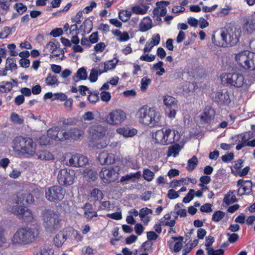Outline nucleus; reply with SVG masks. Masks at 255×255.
I'll use <instances>...</instances> for the list:
<instances>
[{
  "mask_svg": "<svg viewBox=\"0 0 255 255\" xmlns=\"http://www.w3.org/2000/svg\"><path fill=\"white\" fill-rule=\"evenodd\" d=\"M11 121L17 125H21L24 122L23 118L15 113H12L10 115Z\"/></svg>",
  "mask_w": 255,
  "mask_h": 255,
  "instance_id": "42",
  "label": "nucleus"
},
{
  "mask_svg": "<svg viewBox=\"0 0 255 255\" xmlns=\"http://www.w3.org/2000/svg\"><path fill=\"white\" fill-rule=\"evenodd\" d=\"M89 133L91 138L97 144L98 147L105 148L107 146L105 142H99L105 137L107 133V128L101 125H94L89 128Z\"/></svg>",
  "mask_w": 255,
  "mask_h": 255,
  "instance_id": "7",
  "label": "nucleus"
},
{
  "mask_svg": "<svg viewBox=\"0 0 255 255\" xmlns=\"http://www.w3.org/2000/svg\"><path fill=\"white\" fill-rule=\"evenodd\" d=\"M243 29L247 33L255 35V19L254 18L247 19Z\"/></svg>",
  "mask_w": 255,
  "mask_h": 255,
  "instance_id": "23",
  "label": "nucleus"
},
{
  "mask_svg": "<svg viewBox=\"0 0 255 255\" xmlns=\"http://www.w3.org/2000/svg\"><path fill=\"white\" fill-rule=\"evenodd\" d=\"M163 102L166 106V112L168 117L173 119L175 117V98L170 96H165L163 99Z\"/></svg>",
  "mask_w": 255,
  "mask_h": 255,
  "instance_id": "16",
  "label": "nucleus"
},
{
  "mask_svg": "<svg viewBox=\"0 0 255 255\" xmlns=\"http://www.w3.org/2000/svg\"><path fill=\"white\" fill-rule=\"evenodd\" d=\"M235 59L244 68L255 70V53L248 50L243 51L236 55Z\"/></svg>",
  "mask_w": 255,
  "mask_h": 255,
  "instance_id": "6",
  "label": "nucleus"
},
{
  "mask_svg": "<svg viewBox=\"0 0 255 255\" xmlns=\"http://www.w3.org/2000/svg\"><path fill=\"white\" fill-rule=\"evenodd\" d=\"M221 78L228 84L238 88L242 87L244 83V77L240 73H225L222 75Z\"/></svg>",
  "mask_w": 255,
  "mask_h": 255,
  "instance_id": "13",
  "label": "nucleus"
},
{
  "mask_svg": "<svg viewBox=\"0 0 255 255\" xmlns=\"http://www.w3.org/2000/svg\"><path fill=\"white\" fill-rule=\"evenodd\" d=\"M12 88V85L8 82H2L0 83V92H8L10 91Z\"/></svg>",
  "mask_w": 255,
  "mask_h": 255,
  "instance_id": "45",
  "label": "nucleus"
},
{
  "mask_svg": "<svg viewBox=\"0 0 255 255\" xmlns=\"http://www.w3.org/2000/svg\"><path fill=\"white\" fill-rule=\"evenodd\" d=\"M127 113L121 109L112 110L105 117V122L112 126L121 125L127 119Z\"/></svg>",
  "mask_w": 255,
  "mask_h": 255,
  "instance_id": "8",
  "label": "nucleus"
},
{
  "mask_svg": "<svg viewBox=\"0 0 255 255\" xmlns=\"http://www.w3.org/2000/svg\"><path fill=\"white\" fill-rule=\"evenodd\" d=\"M240 35L241 31L239 29L227 27L221 29L220 36L222 40L221 43L216 42L215 36H212V41L215 45L219 46H232L239 42Z\"/></svg>",
  "mask_w": 255,
  "mask_h": 255,
  "instance_id": "2",
  "label": "nucleus"
},
{
  "mask_svg": "<svg viewBox=\"0 0 255 255\" xmlns=\"http://www.w3.org/2000/svg\"><path fill=\"white\" fill-rule=\"evenodd\" d=\"M248 133V132H246L237 136L238 137L237 140H238V144L237 145L236 149L237 150H240L243 147L247 146L246 144H247L249 141L248 138L247 137V134Z\"/></svg>",
  "mask_w": 255,
  "mask_h": 255,
  "instance_id": "28",
  "label": "nucleus"
},
{
  "mask_svg": "<svg viewBox=\"0 0 255 255\" xmlns=\"http://www.w3.org/2000/svg\"><path fill=\"white\" fill-rule=\"evenodd\" d=\"M83 175L84 177L94 181L96 178L97 173L91 169H86L84 170Z\"/></svg>",
  "mask_w": 255,
  "mask_h": 255,
  "instance_id": "43",
  "label": "nucleus"
},
{
  "mask_svg": "<svg viewBox=\"0 0 255 255\" xmlns=\"http://www.w3.org/2000/svg\"><path fill=\"white\" fill-rule=\"evenodd\" d=\"M189 182H191L194 184L196 183V179L190 178H182L181 180H176V186H180L182 185H188Z\"/></svg>",
  "mask_w": 255,
  "mask_h": 255,
  "instance_id": "50",
  "label": "nucleus"
},
{
  "mask_svg": "<svg viewBox=\"0 0 255 255\" xmlns=\"http://www.w3.org/2000/svg\"><path fill=\"white\" fill-rule=\"evenodd\" d=\"M21 218H24L28 220H31V219H32V215L31 211L26 207L23 211Z\"/></svg>",
  "mask_w": 255,
  "mask_h": 255,
  "instance_id": "60",
  "label": "nucleus"
},
{
  "mask_svg": "<svg viewBox=\"0 0 255 255\" xmlns=\"http://www.w3.org/2000/svg\"><path fill=\"white\" fill-rule=\"evenodd\" d=\"M141 176V172L140 171L135 173H130L123 176L121 179V182L125 183H127L128 181L132 180L133 178L138 179Z\"/></svg>",
  "mask_w": 255,
  "mask_h": 255,
  "instance_id": "32",
  "label": "nucleus"
},
{
  "mask_svg": "<svg viewBox=\"0 0 255 255\" xmlns=\"http://www.w3.org/2000/svg\"><path fill=\"white\" fill-rule=\"evenodd\" d=\"M45 82L47 85L52 87L58 86L59 84V82L57 79V77L50 74H49L47 77H46Z\"/></svg>",
  "mask_w": 255,
  "mask_h": 255,
  "instance_id": "34",
  "label": "nucleus"
},
{
  "mask_svg": "<svg viewBox=\"0 0 255 255\" xmlns=\"http://www.w3.org/2000/svg\"><path fill=\"white\" fill-rule=\"evenodd\" d=\"M149 6L146 4H135L131 7V11L132 13L138 15H143L146 13Z\"/></svg>",
  "mask_w": 255,
  "mask_h": 255,
  "instance_id": "27",
  "label": "nucleus"
},
{
  "mask_svg": "<svg viewBox=\"0 0 255 255\" xmlns=\"http://www.w3.org/2000/svg\"><path fill=\"white\" fill-rule=\"evenodd\" d=\"M118 60L116 59H114L111 60L107 61L104 63V70L103 71H100L99 74H101L103 72H106L109 70L113 69L115 68Z\"/></svg>",
  "mask_w": 255,
  "mask_h": 255,
  "instance_id": "33",
  "label": "nucleus"
},
{
  "mask_svg": "<svg viewBox=\"0 0 255 255\" xmlns=\"http://www.w3.org/2000/svg\"><path fill=\"white\" fill-rule=\"evenodd\" d=\"M154 176V173L148 169H145L143 172V177L145 180L151 181Z\"/></svg>",
  "mask_w": 255,
  "mask_h": 255,
  "instance_id": "49",
  "label": "nucleus"
},
{
  "mask_svg": "<svg viewBox=\"0 0 255 255\" xmlns=\"http://www.w3.org/2000/svg\"><path fill=\"white\" fill-rule=\"evenodd\" d=\"M118 133L122 135L125 137H132L137 133V130L135 128H130L127 127L119 128L116 129Z\"/></svg>",
  "mask_w": 255,
  "mask_h": 255,
  "instance_id": "24",
  "label": "nucleus"
},
{
  "mask_svg": "<svg viewBox=\"0 0 255 255\" xmlns=\"http://www.w3.org/2000/svg\"><path fill=\"white\" fill-rule=\"evenodd\" d=\"M195 194V191L194 189H190L188 192V193L186 195V196L183 198V202L184 203H189L190 202L193 198Z\"/></svg>",
  "mask_w": 255,
  "mask_h": 255,
  "instance_id": "55",
  "label": "nucleus"
},
{
  "mask_svg": "<svg viewBox=\"0 0 255 255\" xmlns=\"http://www.w3.org/2000/svg\"><path fill=\"white\" fill-rule=\"evenodd\" d=\"M98 74V71L97 69H92L89 77L90 81L93 82L96 81Z\"/></svg>",
  "mask_w": 255,
  "mask_h": 255,
  "instance_id": "62",
  "label": "nucleus"
},
{
  "mask_svg": "<svg viewBox=\"0 0 255 255\" xmlns=\"http://www.w3.org/2000/svg\"><path fill=\"white\" fill-rule=\"evenodd\" d=\"M65 131L64 140L68 139L81 140L84 134L83 130L77 128H71L67 130H65Z\"/></svg>",
  "mask_w": 255,
  "mask_h": 255,
  "instance_id": "17",
  "label": "nucleus"
},
{
  "mask_svg": "<svg viewBox=\"0 0 255 255\" xmlns=\"http://www.w3.org/2000/svg\"><path fill=\"white\" fill-rule=\"evenodd\" d=\"M156 7L155 8L153 11L154 16H156V19L157 21H160V16H164L166 13L167 10L165 7L166 6L169 4V2L161 1L157 2Z\"/></svg>",
  "mask_w": 255,
  "mask_h": 255,
  "instance_id": "20",
  "label": "nucleus"
},
{
  "mask_svg": "<svg viewBox=\"0 0 255 255\" xmlns=\"http://www.w3.org/2000/svg\"><path fill=\"white\" fill-rule=\"evenodd\" d=\"M171 130L169 128H162L152 133V138L155 142L165 145L172 142V137L171 136Z\"/></svg>",
  "mask_w": 255,
  "mask_h": 255,
  "instance_id": "12",
  "label": "nucleus"
},
{
  "mask_svg": "<svg viewBox=\"0 0 255 255\" xmlns=\"http://www.w3.org/2000/svg\"><path fill=\"white\" fill-rule=\"evenodd\" d=\"M36 143L30 138L19 136L13 141V148L26 157H33L35 154Z\"/></svg>",
  "mask_w": 255,
  "mask_h": 255,
  "instance_id": "3",
  "label": "nucleus"
},
{
  "mask_svg": "<svg viewBox=\"0 0 255 255\" xmlns=\"http://www.w3.org/2000/svg\"><path fill=\"white\" fill-rule=\"evenodd\" d=\"M43 226L47 231L52 232L59 227L61 221L59 214L53 210L45 209L41 212Z\"/></svg>",
  "mask_w": 255,
  "mask_h": 255,
  "instance_id": "5",
  "label": "nucleus"
},
{
  "mask_svg": "<svg viewBox=\"0 0 255 255\" xmlns=\"http://www.w3.org/2000/svg\"><path fill=\"white\" fill-rule=\"evenodd\" d=\"M120 167L118 166L105 167L100 172V177L105 183L114 182L118 177Z\"/></svg>",
  "mask_w": 255,
  "mask_h": 255,
  "instance_id": "10",
  "label": "nucleus"
},
{
  "mask_svg": "<svg viewBox=\"0 0 255 255\" xmlns=\"http://www.w3.org/2000/svg\"><path fill=\"white\" fill-rule=\"evenodd\" d=\"M198 164V160L196 156H193L188 161L186 168L189 171H192Z\"/></svg>",
  "mask_w": 255,
  "mask_h": 255,
  "instance_id": "37",
  "label": "nucleus"
},
{
  "mask_svg": "<svg viewBox=\"0 0 255 255\" xmlns=\"http://www.w3.org/2000/svg\"><path fill=\"white\" fill-rule=\"evenodd\" d=\"M101 99V100L105 102L108 103L109 102L111 99V94L108 92H102L100 94Z\"/></svg>",
  "mask_w": 255,
  "mask_h": 255,
  "instance_id": "59",
  "label": "nucleus"
},
{
  "mask_svg": "<svg viewBox=\"0 0 255 255\" xmlns=\"http://www.w3.org/2000/svg\"><path fill=\"white\" fill-rule=\"evenodd\" d=\"M212 205L210 203H206L202 205L200 208V211L202 212L210 213L212 212Z\"/></svg>",
  "mask_w": 255,
  "mask_h": 255,
  "instance_id": "64",
  "label": "nucleus"
},
{
  "mask_svg": "<svg viewBox=\"0 0 255 255\" xmlns=\"http://www.w3.org/2000/svg\"><path fill=\"white\" fill-rule=\"evenodd\" d=\"M131 11L128 10H123L119 12V16L120 19L126 22L129 19L131 15Z\"/></svg>",
  "mask_w": 255,
  "mask_h": 255,
  "instance_id": "40",
  "label": "nucleus"
},
{
  "mask_svg": "<svg viewBox=\"0 0 255 255\" xmlns=\"http://www.w3.org/2000/svg\"><path fill=\"white\" fill-rule=\"evenodd\" d=\"M16 67V61L12 58H7L6 59V65L8 70H11Z\"/></svg>",
  "mask_w": 255,
  "mask_h": 255,
  "instance_id": "54",
  "label": "nucleus"
},
{
  "mask_svg": "<svg viewBox=\"0 0 255 255\" xmlns=\"http://www.w3.org/2000/svg\"><path fill=\"white\" fill-rule=\"evenodd\" d=\"M136 116L140 124L150 128L157 126L160 123L161 118L159 111L147 105L140 108Z\"/></svg>",
  "mask_w": 255,
  "mask_h": 255,
  "instance_id": "1",
  "label": "nucleus"
},
{
  "mask_svg": "<svg viewBox=\"0 0 255 255\" xmlns=\"http://www.w3.org/2000/svg\"><path fill=\"white\" fill-rule=\"evenodd\" d=\"M237 185L239 187L238 191L239 196L249 195L252 192L253 184L251 181L240 179L238 181Z\"/></svg>",
  "mask_w": 255,
  "mask_h": 255,
  "instance_id": "18",
  "label": "nucleus"
},
{
  "mask_svg": "<svg viewBox=\"0 0 255 255\" xmlns=\"http://www.w3.org/2000/svg\"><path fill=\"white\" fill-rule=\"evenodd\" d=\"M38 237V231L35 228H21L14 234L12 241L14 244L25 245L35 241Z\"/></svg>",
  "mask_w": 255,
  "mask_h": 255,
  "instance_id": "4",
  "label": "nucleus"
},
{
  "mask_svg": "<svg viewBox=\"0 0 255 255\" xmlns=\"http://www.w3.org/2000/svg\"><path fill=\"white\" fill-rule=\"evenodd\" d=\"M21 170L14 168L9 171L8 175L10 178L15 179H17L21 175Z\"/></svg>",
  "mask_w": 255,
  "mask_h": 255,
  "instance_id": "52",
  "label": "nucleus"
},
{
  "mask_svg": "<svg viewBox=\"0 0 255 255\" xmlns=\"http://www.w3.org/2000/svg\"><path fill=\"white\" fill-rule=\"evenodd\" d=\"M47 133L51 139H53L56 141L64 140V134L65 133V130H61L60 128L58 127H53L51 128H49L47 130Z\"/></svg>",
  "mask_w": 255,
  "mask_h": 255,
  "instance_id": "19",
  "label": "nucleus"
},
{
  "mask_svg": "<svg viewBox=\"0 0 255 255\" xmlns=\"http://www.w3.org/2000/svg\"><path fill=\"white\" fill-rule=\"evenodd\" d=\"M75 178V174L73 170L63 168L58 172L57 181L60 185L67 187L74 183Z\"/></svg>",
  "mask_w": 255,
  "mask_h": 255,
  "instance_id": "11",
  "label": "nucleus"
},
{
  "mask_svg": "<svg viewBox=\"0 0 255 255\" xmlns=\"http://www.w3.org/2000/svg\"><path fill=\"white\" fill-rule=\"evenodd\" d=\"M77 77L79 80H85L87 77V73L84 68H80L77 72Z\"/></svg>",
  "mask_w": 255,
  "mask_h": 255,
  "instance_id": "53",
  "label": "nucleus"
},
{
  "mask_svg": "<svg viewBox=\"0 0 255 255\" xmlns=\"http://www.w3.org/2000/svg\"><path fill=\"white\" fill-rule=\"evenodd\" d=\"M51 139L47 135H43L39 138V143L42 145H47L51 143Z\"/></svg>",
  "mask_w": 255,
  "mask_h": 255,
  "instance_id": "51",
  "label": "nucleus"
},
{
  "mask_svg": "<svg viewBox=\"0 0 255 255\" xmlns=\"http://www.w3.org/2000/svg\"><path fill=\"white\" fill-rule=\"evenodd\" d=\"M227 236L229 237L228 241L230 243H234L237 242L239 239V235L236 233H227Z\"/></svg>",
  "mask_w": 255,
  "mask_h": 255,
  "instance_id": "61",
  "label": "nucleus"
},
{
  "mask_svg": "<svg viewBox=\"0 0 255 255\" xmlns=\"http://www.w3.org/2000/svg\"><path fill=\"white\" fill-rule=\"evenodd\" d=\"M152 214V210L147 208H143L140 210L139 216L144 223L147 224L150 220V217L148 215Z\"/></svg>",
  "mask_w": 255,
  "mask_h": 255,
  "instance_id": "29",
  "label": "nucleus"
},
{
  "mask_svg": "<svg viewBox=\"0 0 255 255\" xmlns=\"http://www.w3.org/2000/svg\"><path fill=\"white\" fill-rule=\"evenodd\" d=\"M151 80L147 77H143L141 81V89L142 91H145L147 86L150 84Z\"/></svg>",
  "mask_w": 255,
  "mask_h": 255,
  "instance_id": "56",
  "label": "nucleus"
},
{
  "mask_svg": "<svg viewBox=\"0 0 255 255\" xmlns=\"http://www.w3.org/2000/svg\"><path fill=\"white\" fill-rule=\"evenodd\" d=\"M236 201V198L235 195L232 193H228L226 194L224 198V202L227 205H230L234 203Z\"/></svg>",
  "mask_w": 255,
  "mask_h": 255,
  "instance_id": "44",
  "label": "nucleus"
},
{
  "mask_svg": "<svg viewBox=\"0 0 255 255\" xmlns=\"http://www.w3.org/2000/svg\"><path fill=\"white\" fill-rule=\"evenodd\" d=\"M82 119L84 121H90L94 119V115L93 112H86L83 116Z\"/></svg>",
  "mask_w": 255,
  "mask_h": 255,
  "instance_id": "63",
  "label": "nucleus"
},
{
  "mask_svg": "<svg viewBox=\"0 0 255 255\" xmlns=\"http://www.w3.org/2000/svg\"><path fill=\"white\" fill-rule=\"evenodd\" d=\"M103 194L101 190L98 189H94L91 193V198L94 201L101 200L103 198Z\"/></svg>",
  "mask_w": 255,
  "mask_h": 255,
  "instance_id": "41",
  "label": "nucleus"
},
{
  "mask_svg": "<svg viewBox=\"0 0 255 255\" xmlns=\"http://www.w3.org/2000/svg\"><path fill=\"white\" fill-rule=\"evenodd\" d=\"M15 203L17 204L25 205L32 203L34 201L32 195L27 191H19L16 194V197L14 199Z\"/></svg>",
  "mask_w": 255,
  "mask_h": 255,
  "instance_id": "15",
  "label": "nucleus"
},
{
  "mask_svg": "<svg viewBox=\"0 0 255 255\" xmlns=\"http://www.w3.org/2000/svg\"><path fill=\"white\" fill-rule=\"evenodd\" d=\"M33 157L44 160H49L54 159L52 154L47 150H41L37 152L35 151V154Z\"/></svg>",
  "mask_w": 255,
  "mask_h": 255,
  "instance_id": "30",
  "label": "nucleus"
},
{
  "mask_svg": "<svg viewBox=\"0 0 255 255\" xmlns=\"http://www.w3.org/2000/svg\"><path fill=\"white\" fill-rule=\"evenodd\" d=\"M25 208L26 207L17 204L12 207L11 212L17 217L21 218L23 211Z\"/></svg>",
  "mask_w": 255,
  "mask_h": 255,
  "instance_id": "35",
  "label": "nucleus"
},
{
  "mask_svg": "<svg viewBox=\"0 0 255 255\" xmlns=\"http://www.w3.org/2000/svg\"><path fill=\"white\" fill-rule=\"evenodd\" d=\"M37 255H53V252L49 247L43 246L40 249Z\"/></svg>",
  "mask_w": 255,
  "mask_h": 255,
  "instance_id": "48",
  "label": "nucleus"
},
{
  "mask_svg": "<svg viewBox=\"0 0 255 255\" xmlns=\"http://www.w3.org/2000/svg\"><path fill=\"white\" fill-rule=\"evenodd\" d=\"M225 215V213L221 211H215L212 215V220L215 222H218L221 221Z\"/></svg>",
  "mask_w": 255,
  "mask_h": 255,
  "instance_id": "46",
  "label": "nucleus"
},
{
  "mask_svg": "<svg viewBox=\"0 0 255 255\" xmlns=\"http://www.w3.org/2000/svg\"><path fill=\"white\" fill-rule=\"evenodd\" d=\"M88 158L82 154H75L71 155L66 161V164L69 166L76 167H83L88 164Z\"/></svg>",
  "mask_w": 255,
  "mask_h": 255,
  "instance_id": "14",
  "label": "nucleus"
},
{
  "mask_svg": "<svg viewBox=\"0 0 255 255\" xmlns=\"http://www.w3.org/2000/svg\"><path fill=\"white\" fill-rule=\"evenodd\" d=\"M161 224L162 226L173 227L175 224V216L174 214H167L163 218L161 219Z\"/></svg>",
  "mask_w": 255,
  "mask_h": 255,
  "instance_id": "25",
  "label": "nucleus"
},
{
  "mask_svg": "<svg viewBox=\"0 0 255 255\" xmlns=\"http://www.w3.org/2000/svg\"><path fill=\"white\" fill-rule=\"evenodd\" d=\"M215 101L220 105L229 104L231 103L230 96L227 92L218 91L214 97Z\"/></svg>",
  "mask_w": 255,
  "mask_h": 255,
  "instance_id": "22",
  "label": "nucleus"
},
{
  "mask_svg": "<svg viewBox=\"0 0 255 255\" xmlns=\"http://www.w3.org/2000/svg\"><path fill=\"white\" fill-rule=\"evenodd\" d=\"M160 40V35L158 34H157L153 35L152 38L151 39V40L148 42L151 45V47H154V46L157 45L159 44Z\"/></svg>",
  "mask_w": 255,
  "mask_h": 255,
  "instance_id": "58",
  "label": "nucleus"
},
{
  "mask_svg": "<svg viewBox=\"0 0 255 255\" xmlns=\"http://www.w3.org/2000/svg\"><path fill=\"white\" fill-rule=\"evenodd\" d=\"M14 7L19 14H22L27 9V7L22 3H17L14 5Z\"/></svg>",
  "mask_w": 255,
  "mask_h": 255,
  "instance_id": "57",
  "label": "nucleus"
},
{
  "mask_svg": "<svg viewBox=\"0 0 255 255\" xmlns=\"http://www.w3.org/2000/svg\"><path fill=\"white\" fill-rule=\"evenodd\" d=\"M67 233L64 231H60L57 233L54 238V243L57 247L62 246L64 242L67 240Z\"/></svg>",
  "mask_w": 255,
  "mask_h": 255,
  "instance_id": "26",
  "label": "nucleus"
},
{
  "mask_svg": "<svg viewBox=\"0 0 255 255\" xmlns=\"http://www.w3.org/2000/svg\"><path fill=\"white\" fill-rule=\"evenodd\" d=\"M163 62L159 61L157 63L154 64L153 66V69L154 70L157 71L156 74L159 76L162 75L165 73V70L162 67Z\"/></svg>",
  "mask_w": 255,
  "mask_h": 255,
  "instance_id": "47",
  "label": "nucleus"
},
{
  "mask_svg": "<svg viewBox=\"0 0 255 255\" xmlns=\"http://www.w3.org/2000/svg\"><path fill=\"white\" fill-rule=\"evenodd\" d=\"M152 20L148 17H144L139 24V30L141 32H145L151 28Z\"/></svg>",
  "mask_w": 255,
  "mask_h": 255,
  "instance_id": "31",
  "label": "nucleus"
},
{
  "mask_svg": "<svg viewBox=\"0 0 255 255\" xmlns=\"http://www.w3.org/2000/svg\"><path fill=\"white\" fill-rule=\"evenodd\" d=\"M67 236L72 240H75L77 242H79L81 240V237L78 232L73 229H69L68 231H66Z\"/></svg>",
  "mask_w": 255,
  "mask_h": 255,
  "instance_id": "39",
  "label": "nucleus"
},
{
  "mask_svg": "<svg viewBox=\"0 0 255 255\" xmlns=\"http://www.w3.org/2000/svg\"><path fill=\"white\" fill-rule=\"evenodd\" d=\"M98 160L102 165H110L115 163V155L111 153L103 151L99 154Z\"/></svg>",
  "mask_w": 255,
  "mask_h": 255,
  "instance_id": "21",
  "label": "nucleus"
},
{
  "mask_svg": "<svg viewBox=\"0 0 255 255\" xmlns=\"http://www.w3.org/2000/svg\"><path fill=\"white\" fill-rule=\"evenodd\" d=\"M92 22L89 19H86L80 27V29L84 33H89L92 29Z\"/></svg>",
  "mask_w": 255,
  "mask_h": 255,
  "instance_id": "36",
  "label": "nucleus"
},
{
  "mask_svg": "<svg viewBox=\"0 0 255 255\" xmlns=\"http://www.w3.org/2000/svg\"><path fill=\"white\" fill-rule=\"evenodd\" d=\"M57 49V46L54 43V42L52 41H49L47 43L46 46L44 47L43 49V55L45 56L48 54V52H51L53 51H55Z\"/></svg>",
  "mask_w": 255,
  "mask_h": 255,
  "instance_id": "38",
  "label": "nucleus"
},
{
  "mask_svg": "<svg viewBox=\"0 0 255 255\" xmlns=\"http://www.w3.org/2000/svg\"><path fill=\"white\" fill-rule=\"evenodd\" d=\"M65 194V190L60 186H53L45 189L46 198L50 202L57 203L62 200Z\"/></svg>",
  "mask_w": 255,
  "mask_h": 255,
  "instance_id": "9",
  "label": "nucleus"
}]
</instances>
